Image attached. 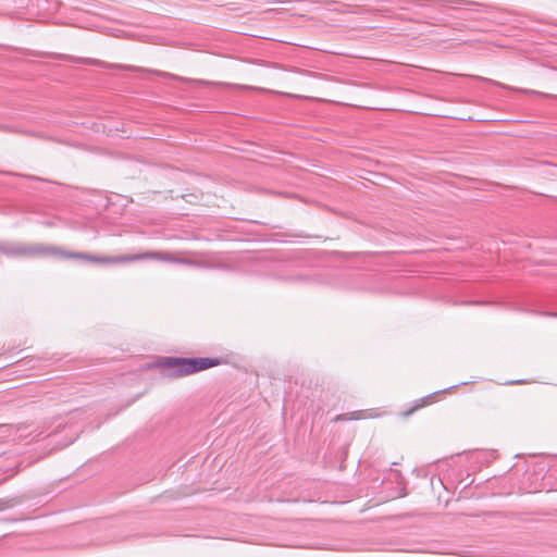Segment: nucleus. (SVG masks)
I'll list each match as a JSON object with an SVG mask.
<instances>
[{"label": "nucleus", "mask_w": 557, "mask_h": 557, "mask_svg": "<svg viewBox=\"0 0 557 557\" xmlns=\"http://www.w3.org/2000/svg\"><path fill=\"white\" fill-rule=\"evenodd\" d=\"M0 255L8 258H36L50 256L54 258H74L99 262V257H95L89 253L70 252L58 246L12 240H0Z\"/></svg>", "instance_id": "obj_1"}, {"label": "nucleus", "mask_w": 557, "mask_h": 557, "mask_svg": "<svg viewBox=\"0 0 557 557\" xmlns=\"http://www.w3.org/2000/svg\"><path fill=\"white\" fill-rule=\"evenodd\" d=\"M60 59L66 60V61H72L75 63H83V64H88V65H94V66L106 67V69H119V70H126V71H135V72H149L148 70L137 67L134 65L107 63V62L98 60V59L75 58V57L65 55V54L60 55ZM151 72L159 76H162V77H168V78H172L175 81L191 83V84L201 85V86H226V84L214 83V82L205 81V79L185 78V77L177 76V75H174V74H171L168 72H161V71H151Z\"/></svg>", "instance_id": "obj_2"}, {"label": "nucleus", "mask_w": 557, "mask_h": 557, "mask_svg": "<svg viewBox=\"0 0 557 557\" xmlns=\"http://www.w3.org/2000/svg\"><path fill=\"white\" fill-rule=\"evenodd\" d=\"M222 363L220 358H178L165 357L160 363L164 369L172 371L175 376L189 375Z\"/></svg>", "instance_id": "obj_3"}, {"label": "nucleus", "mask_w": 557, "mask_h": 557, "mask_svg": "<svg viewBox=\"0 0 557 557\" xmlns=\"http://www.w3.org/2000/svg\"><path fill=\"white\" fill-rule=\"evenodd\" d=\"M141 259H158V260H162V261L187 264V265L197 267V268H208L209 267V263L205 262V261H199V260H195V259H190V258H183V257H172L166 252H156V251L146 252L144 255H131V256H123V257H106V258L99 257V262L117 263V262L136 261V260H141Z\"/></svg>", "instance_id": "obj_4"}, {"label": "nucleus", "mask_w": 557, "mask_h": 557, "mask_svg": "<svg viewBox=\"0 0 557 557\" xmlns=\"http://www.w3.org/2000/svg\"><path fill=\"white\" fill-rule=\"evenodd\" d=\"M20 503H21V500L18 498L0 499V510L5 509V508H11Z\"/></svg>", "instance_id": "obj_5"}, {"label": "nucleus", "mask_w": 557, "mask_h": 557, "mask_svg": "<svg viewBox=\"0 0 557 557\" xmlns=\"http://www.w3.org/2000/svg\"><path fill=\"white\" fill-rule=\"evenodd\" d=\"M518 90L521 91V92L528 94V95H536V96H542V97H550V95H547V94H544V92H541V91H536V90H532V89H518Z\"/></svg>", "instance_id": "obj_6"}, {"label": "nucleus", "mask_w": 557, "mask_h": 557, "mask_svg": "<svg viewBox=\"0 0 557 557\" xmlns=\"http://www.w3.org/2000/svg\"><path fill=\"white\" fill-rule=\"evenodd\" d=\"M424 404H425V400L421 399V404H419L418 406H416V407L409 409L408 411H406L405 416H409V414L413 413L418 408L423 407Z\"/></svg>", "instance_id": "obj_7"}, {"label": "nucleus", "mask_w": 557, "mask_h": 557, "mask_svg": "<svg viewBox=\"0 0 557 557\" xmlns=\"http://www.w3.org/2000/svg\"><path fill=\"white\" fill-rule=\"evenodd\" d=\"M405 496H407V491H406V488H405V487H403V488L400 490L399 497H405Z\"/></svg>", "instance_id": "obj_8"}, {"label": "nucleus", "mask_w": 557, "mask_h": 557, "mask_svg": "<svg viewBox=\"0 0 557 557\" xmlns=\"http://www.w3.org/2000/svg\"><path fill=\"white\" fill-rule=\"evenodd\" d=\"M348 418L346 416H338L336 420H347Z\"/></svg>", "instance_id": "obj_9"}, {"label": "nucleus", "mask_w": 557, "mask_h": 557, "mask_svg": "<svg viewBox=\"0 0 557 557\" xmlns=\"http://www.w3.org/2000/svg\"><path fill=\"white\" fill-rule=\"evenodd\" d=\"M27 177L30 178V180H39V177L33 176V175H28Z\"/></svg>", "instance_id": "obj_10"}, {"label": "nucleus", "mask_w": 557, "mask_h": 557, "mask_svg": "<svg viewBox=\"0 0 557 557\" xmlns=\"http://www.w3.org/2000/svg\"><path fill=\"white\" fill-rule=\"evenodd\" d=\"M545 315H553V317H557V313H545Z\"/></svg>", "instance_id": "obj_11"}]
</instances>
